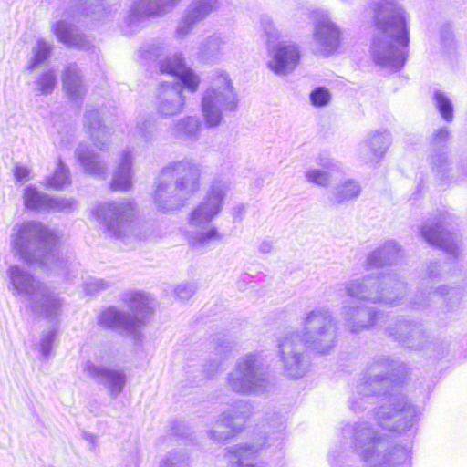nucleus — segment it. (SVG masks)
<instances>
[{"mask_svg": "<svg viewBox=\"0 0 467 467\" xmlns=\"http://www.w3.org/2000/svg\"><path fill=\"white\" fill-rule=\"evenodd\" d=\"M302 329L287 330L277 340L278 357L286 377H304L310 367L306 346L319 353H327L335 346L337 324L329 309L317 307L306 314Z\"/></svg>", "mask_w": 467, "mask_h": 467, "instance_id": "nucleus-1", "label": "nucleus"}, {"mask_svg": "<svg viewBox=\"0 0 467 467\" xmlns=\"http://www.w3.org/2000/svg\"><path fill=\"white\" fill-rule=\"evenodd\" d=\"M409 18L401 0L379 2L376 28L369 49L377 65L394 70L404 65L410 41Z\"/></svg>", "mask_w": 467, "mask_h": 467, "instance_id": "nucleus-2", "label": "nucleus"}, {"mask_svg": "<svg viewBox=\"0 0 467 467\" xmlns=\"http://www.w3.org/2000/svg\"><path fill=\"white\" fill-rule=\"evenodd\" d=\"M60 239L57 230L49 229L40 222L26 221L16 223L12 229L10 244L12 251L29 265H39L61 272L71 264L55 252Z\"/></svg>", "mask_w": 467, "mask_h": 467, "instance_id": "nucleus-3", "label": "nucleus"}, {"mask_svg": "<svg viewBox=\"0 0 467 467\" xmlns=\"http://www.w3.org/2000/svg\"><path fill=\"white\" fill-rule=\"evenodd\" d=\"M9 290L25 303L26 308L36 317L53 318L61 313L63 300L54 289L24 267L13 265L7 270Z\"/></svg>", "mask_w": 467, "mask_h": 467, "instance_id": "nucleus-4", "label": "nucleus"}, {"mask_svg": "<svg viewBox=\"0 0 467 467\" xmlns=\"http://www.w3.org/2000/svg\"><path fill=\"white\" fill-rule=\"evenodd\" d=\"M230 191V182L222 179L213 180L204 197L189 213L188 223L196 232L189 237L192 247L198 248L213 241H220L223 235L210 223L220 214Z\"/></svg>", "mask_w": 467, "mask_h": 467, "instance_id": "nucleus-5", "label": "nucleus"}, {"mask_svg": "<svg viewBox=\"0 0 467 467\" xmlns=\"http://www.w3.org/2000/svg\"><path fill=\"white\" fill-rule=\"evenodd\" d=\"M348 296L359 301L379 303L386 306L400 305L406 295V284L391 274L368 275L346 284Z\"/></svg>", "mask_w": 467, "mask_h": 467, "instance_id": "nucleus-6", "label": "nucleus"}, {"mask_svg": "<svg viewBox=\"0 0 467 467\" xmlns=\"http://www.w3.org/2000/svg\"><path fill=\"white\" fill-rule=\"evenodd\" d=\"M238 107V97L229 75L225 72L214 74L204 89L201 100V111L208 128L218 127L227 112Z\"/></svg>", "mask_w": 467, "mask_h": 467, "instance_id": "nucleus-7", "label": "nucleus"}, {"mask_svg": "<svg viewBox=\"0 0 467 467\" xmlns=\"http://www.w3.org/2000/svg\"><path fill=\"white\" fill-rule=\"evenodd\" d=\"M106 234L126 242L135 231L137 206L130 199H120L99 204L92 210Z\"/></svg>", "mask_w": 467, "mask_h": 467, "instance_id": "nucleus-8", "label": "nucleus"}, {"mask_svg": "<svg viewBox=\"0 0 467 467\" xmlns=\"http://www.w3.org/2000/svg\"><path fill=\"white\" fill-rule=\"evenodd\" d=\"M355 448L369 467H393L407 458V451L402 447L392 446L382 436L375 433L367 425L355 431Z\"/></svg>", "mask_w": 467, "mask_h": 467, "instance_id": "nucleus-9", "label": "nucleus"}, {"mask_svg": "<svg viewBox=\"0 0 467 467\" xmlns=\"http://www.w3.org/2000/svg\"><path fill=\"white\" fill-rule=\"evenodd\" d=\"M226 385L238 394L257 395L265 392L271 381L262 361L254 355H246L229 372Z\"/></svg>", "mask_w": 467, "mask_h": 467, "instance_id": "nucleus-10", "label": "nucleus"}, {"mask_svg": "<svg viewBox=\"0 0 467 467\" xmlns=\"http://www.w3.org/2000/svg\"><path fill=\"white\" fill-rule=\"evenodd\" d=\"M342 30L329 15L317 11L314 16L312 47L316 54L328 57L337 52L342 42Z\"/></svg>", "mask_w": 467, "mask_h": 467, "instance_id": "nucleus-11", "label": "nucleus"}, {"mask_svg": "<svg viewBox=\"0 0 467 467\" xmlns=\"http://www.w3.org/2000/svg\"><path fill=\"white\" fill-rule=\"evenodd\" d=\"M178 185L174 182L169 169H162L155 180L152 202L156 209L162 213H171L182 208L189 200L181 196Z\"/></svg>", "mask_w": 467, "mask_h": 467, "instance_id": "nucleus-12", "label": "nucleus"}, {"mask_svg": "<svg viewBox=\"0 0 467 467\" xmlns=\"http://www.w3.org/2000/svg\"><path fill=\"white\" fill-rule=\"evenodd\" d=\"M414 410L407 405L403 398L391 396L388 404L376 412L378 423L390 431H402L411 425Z\"/></svg>", "mask_w": 467, "mask_h": 467, "instance_id": "nucleus-13", "label": "nucleus"}, {"mask_svg": "<svg viewBox=\"0 0 467 467\" xmlns=\"http://www.w3.org/2000/svg\"><path fill=\"white\" fill-rule=\"evenodd\" d=\"M163 169H169L181 196L191 198L201 188L202 165L192 159L172 162Z\"/></svg>", "mask_w": 467, "mask_h": 467, "instance_id": "nucleus-14", "label": "nucleus"}, {"mask_svg": "<svg viewBox=\"0 0 467 467\" xmlns=\"http://www.w3.org/2000/svg\"><path fill=\"white\" fill-rule=\"evenodd\" d=\"M250 410L251 405L247 401H238L233 408L221 414L211 430L210 437L215 441L226 440L233 432L241 429Z\"/></svg>", "mask_w": 467, "mask_h": 467, "instance_id": "nucleus-15", "label": "nucleus"}, {"mask_svg": "<svg viewBox=\"0 0 467 467\" xmlns=\"http://www.w3.org/2000/svg\"><path fill=\"white\" fill-rule=\"evenodd\" d=\"M83 372L88 377L102 383L112 399L117 398L122 392L127 383V375L120 368H108L87 361L84 364Z\"/></svg>", "mask_w": 467, "mask_h": 467, "instance_id": "nucleus-16", "label": "nucleus"}, {"mask_svg": "<svg viewBox=\"0 0 467 467\" xmlns=\"http://www.w3.org/2000/svg\"><path fill=\"white\" fill-rule=\"evenodd\" d=\"M392 143L391 134L387 130L368 132L357 147L358 158L367 163H379Z\"/></svg>", "mask_w": 467, "mask_h": 467, "instance_id": "nucleus-17", "label": "nucleus"}, {"mask_svg": "<svg viewBox=\"0 0 467 467\" xmlns=\"http://www.w3.org/2000/svg\"><path fill=\"white\" fill-rule=\"evenodd\" d=\"M218 8V0H192L178 22L175 30L176 38L182 39L188 36L197 24L203 21Z\"/></svg>", "mask_w": 467, "mask_h": 467, "instance_id": "nucleus-18", "label": "nucleus"}, {"mask_svg": "<svg viewBox=\"0 0 467 467\" xmlns=\"http://www.w3.org/2000/svg\"><path fill=\"white\" fill-rule=\"evenodd\" d=\"M267 67L276 75H286L297 66L300 58L298 47L290 42H280L267 47Z\"/></svg>", "mask_w": 467, "mask_h": 467, "instance_id": "nucleus-19", "label": "nucleus"}, {"mask_svg": "<svg viewBox=\"0 0 467 467\" xmlns=\"http://www.w3.org/2000/svg\"><path fill=\"white\" fill-rule=\"evenodd\" d=\"M185 104L186 100L180 82L164 83L158 88L156 110L161 117L171 118L181 114L184 110Z\"/></svg>", "mask_w": 467, "mask_h": 467, "instance_id": "nucleus-20", "label": "nucleus"}, {"mask_svg": "<svg viewBox=\"0 0 467 467\" xmlns=\"http://www.w3.org/2000/svg\"><path fill=\"white\" fill-rule=\"evenodd\" d=\"M341 315L346 326L353 333L368 330L377 326H382L384 316L373 308L352 306L344 303Z\"/></svg>", "mask_w": 467, "mask_h": 467, "instance_id": "nucleus-21", "label": "nucleus"}, {"mask_svg": "<svg viewBox=\"0 0 467 467\" xmlns=\"http://www.w3.org/2000/svg\"><path fill=\"white\" fill-rule=\"evenodd\" d=\"M134 162V150L125 149L119 153L110 182L112 191L124 192L133 187Z\"/></svg>", "mask_w": 467, "mask_h": 467, "instance_id": "nucleus-22", "label": "nucleus"}, {"mask_svg": "<svg viewBox=\"0 0 467 467\" xmlns=\"http://www.w3.org/2000/svg\"><path fill=\"white\" fill-rule=\"evenodd\" d=\"M393 367V361L386 358H379L369 367L368 376L358 386V391L362 396L379 392L382 386L388 384V375Z\"/></svg>", "mask_w": 467, "mask_h": 467, "instance_id": "nucleus-23", "label": "nucleus"}, {"mask_svg": "<svg viewBox=\"0 0 467 467\" xmlns=\"http://www.w3.org/2000/svg\"><path fill=\"white\" fill-rule=\"evenodd\" d=\"M421 236L434 246L443 249L450 254L455 255L459 249V239L455 234L443 229L440 222L429 221L421 228Z\"/></svg>", "mask_w": 467, "mask_h": 467, "instance_id": "nucleus-24", "label": "nucleus"}, {"mask_svg": "<svg viewBox=\"0 0 467 467\" xmlns=\"http://www.w3.org/2000/svg\"><path fill=\"white\" fill-rule=\"evenodd\" d=\"M129 316L140 335L145 320L153 313V299L144 292H130L125 296Z\"/></svg>", "mask_w": 467, "mask_h": 467, "instance_id": "nucleus-25", "label": "nucleus"}, {"mask_svg": "<svg viewBox=\"0 0 467 467\" xmlns=\"http://www.w3.org/2000/svg\"><path fill=\"white\" fill-rule=\"evenodd\" d=\"M100 326L119 331L120 334L134 339L139 334L127 311L110 306L100 313L98 318Z\"/></svg>", "mask_w": 467, "mask_h": 467, "instance_id": "nucleus-26", "label": "nucleus"}, {"mask_svg": "<svg viewBox=\"0 0 467 467\" xmlns=\"http://www.w3.org/2000/svg\"><path fill=\"white\" fill-rule=\"evenodd\" d=\"M76 156L84 171L93 177L104 179L108 172V165L88 146L80 144L76 150Z\"/></svg>", "mask_w": 467, "mask_h": 467, "instance_id": "nucleus-27", "label": "nucleus"}, {"mask_svg": "<svg viewBox=\"0 0 467 467\" xmlns=\"http://www.w3.org/2000/svg\"><path fill=\"white\" fill-rule=\"evenodd\" d=\"M163 0H137L133 5L130 14L127 18L131 29L138 27L139 23L150 16H161L166 14Z\"/></svg>", "mask_w": 467, "mask_h": 467, "instance_id": "nucleus-28", "label": "nucleus"}, {"mask_svg": "<svg viewBox=\"0 0 467 467\" xmlns=\"http://www.w3.org/2000/svg\"><path fill=\"white\" fill-rule=\"evenodd\" d=\"M85 123L97 148L100 150H107L109 146V137L112 130L109 127L102 124L98 110H91L85 115Z\"/></svg>", "mask_w": 467, "mask_h": 467, "instance_id": "nucleus-29", "label": "nucleus"}, {"mask_svg": "<svg viewBox=\"0 0 467 467\" xmlns=\"http://www.w3.org/2000/svg\"><path fill=\"white\" fill-rule=\"evenodd\" d=\"M62 87L65 94L71 100H78L86 94V87L76 65L71 64L63 71Z\"/></svg>", "mask_w": 467, "mask_h": 467, "instance_id": "nucleus-30", "label": "nucleus"}, {"mask_svg": "<svg viewBox=\"0 0 467 467\" xmlns=\"http://www.w3.org/2000/svg\"><path fill=\"white\" fill-rule=\"evenodd\" d=\"M55 34L60 42L69 47L88 49L90 47V41L85 36L78 34L74 26L64 21L57 23Z\"/></svg>", "mask_w": 467, "mask_h": 467, "instance_id": "nucleus-31", "label": "nucleus"}, {"mask_svg": "<svg viewBox=\"0 0 467 467\" xmlns=\"http://www.w3.org/2000/svg\"><path fill=\"white\" fill-rule=\"evenodd\" d=\"M262 443L247 446L239 445L229 456V467H262L257 462V452Z\"/></svg>", "mask_w": 467, "mask_h": 467, "instance_id": "nucleus-32", "label": "nucleus"}, {"mask_svg": "<svg viewBox=\"0 0 467 467\" xmlns=\"http://www.w3.org/2000/svg\"><path fill=\"white\" fill-rule=\"evenodd\" d=\"M202 123L195 116L180 119L172 127L175 138L184 141H195L199 138Z\"/></svg>", "mask_w": 467, "mask_h": 467, "instance_id": "nucleus-33", "label": "nucleus"}, {"mask_svg": "<svg viewBox=\"0 0 467 467\" xmlns=\"http://www.w3.org/2000/svg\"><path fill=\"white\" fill-rule=\"evenodd\" d=\"M400 252V248L395 241H388L382 246L374 250L368 256L367 261L371 267L392 264L397 260Z\"/></svg>", "mask_w": 467, "mask_h": 467, "instance_id": "nucleus-34", "label": "nucleus"}, {"mask_svg": "<svg viewBox=\"0 0 467 467\" xmlns=\"http://www.w3.org/2000/svg\"><path fill=\"white\" fill-rule=\"evenodd\" d=\"M227 47V42L223 37L212 35L200 43L197 55L204 60L216 59L226 53Z\"/></svg>", "mask_w": 467, "mask_h": 467, "instance_id": "nucleus-35", "label": "nucleus"}, {"mask_svg": "<svg viewBox=\"0 0 467 467\" xmlns=\"http://www.w3.org/2000/svg\"><path fill=\"white\" fill-rule=\"evenodd\" d=\"M396 331H390V335H395L403 342L411 343L418 346L423 337V329L420 325L408 320H401L397 325Z\"/></svg>", "mask_w": 467, "mask_h": 467, "instance_id": "nucleus-36", "label": "nucleus"}, {"mask_svg": "<svg viewBox=\"0 0 467 467\" xmlns=\"http://www.w3.org/2000/svg\"><path fill=\"white\" fill-rule=\"evenodd\" d=\"M396 331H390V335H395L403 342L411 343L418 346L423 337V329L420 325L408 320H401L397 325Z\"/></svg>", "mask_w": 467, "mask_h": 467, "instance_id": "nucleus-37", "label": "nucleus"}, {"mask_svg": "<svg viewBox=\"0 0 467 467\" xmlns=\"http://www.w3.org/2000/svg\"><path fill=\"white\" fill-rule=\"evenodd\" d=\"M396 331H390V335H395L403 342L411 343L418 346L423 337V329L420 325L408 320H401L397 325Z\"/></svg>", "mask_w": 467, "mask_h": 467, "instance_id": "nucleus-38", "label": "nucleus"}, {"mask_svg": "<svg viewBox=\"0 0 467 467\" xmlns=\"http://www.w3.org/2000/svg\"><path fill=\"white\" fill-rule=\"evenodd\" d=\"M49 195L40 192L33 186L25 189L24 202L27 209L35 211H47Z\"/></svg>", "mask_w": 467, "mask_h": 467, "instance_id": "nucleus-39", "label": "nucleus"}, {"mask_svg": "<svg viewBox=\"0 0 467 467\" xmlns=\"http://www.w3.org/2000/svg\"><path fill=\"white\" fill-rule=\"evenodd\" d=\"M433 103L435 109L440 113L441 119L451 123L454 119V107L451 99L444 92L436 90L433 94Z\"/></svg>", "mask_w": 467, "mask_h": 467, "instance_id": "nucleus-40", "label": "nucleus"}, {"mask_svg": "<svg viewBox=\"0 0 467 467\" xmlns=\"http://www.w3.org/2000/svg\"><path fill=\"white\" fill-rule=\"evenodd\" d=\"M431 165L438 179L441 181L449 179V161L445 150H431Z\"/></svg>", "mask_w": 467, "mask_h": 467, "instance_id": "nucleus-41", "label": "nucleus"}, {"mask_svg": "<svg viewBox=\"0 0 467 467\" xmlns=\"http://www.w3.org/2000/svg\"><path fill=\"white\" fill-rule=\"evenodd\" d=\"M71 183L69 169L58 160L57 168L52 176L48 177L46 186L53 190H62Z\"/></svg>", "mask_w": 467, "mask_h": 467, "instance_id": "nucleus-42", "label": "nucleus"}, {"mask_svg": "<svg viewBox=\"0 0 467 467\" xmlns=\"http://www.w3.org/2000/svg\"><path fill=\"white\" fill-rule=\"evenodd\" d=\"M57 330V326H51L42 331L39 341L36 345V349L39 352L40 359L45 360L52 354V348L56 339Z\"/></svg>", "mask_w": 467, "mask_h": 467, "instance_id": "nucleus-43", "label": "nucleus"}, {"mask_svg": "<svg viewBox=\"0 0 467 467\" xmlns=\"http://www.w3.org/2000/svg\"><path fill=\"white\" fill-rule=\"evenodd\" d=\"M359 185L354 181H347L342 184L337 185L333 192V199L336 202L341 203L359 195Z\"/></svg>", "mask_w": 467, "mask_h": 467, "instance_id": "nucleus-44", "label": "nucleus"}, {"mask_svg": "<svg viewBox=\"0 0 467 467\" xmlns=\"http://www.w3.org/2000/svg\"><path fill=\"white\" fill-rule=\"evenodd\" d=\"M174 61L177 63L176 67H172L175 76L178 77L185 88L191 92H195L200 85L199 77L190 68H182L180 61L175 57Z\"/></svg>", "mask_w": 467, "mask_h": 467, "instance_id": "nucleus-45", "label": "nucleus"}, {"mask_svg": "<svg viewBox=\"0 0 467 467\" xmlns=\"http://www.w3.org/2000/svg\"><path fill=\"white\" fill-rule=\"evenodd\" d=\"M52 50V44L43 39H39L36 46L33 48V57L30 60L29 68L33 69L44 62Z\"/></svg>", "mask_w": 467, "mask_h": 467, "instance_id": "nucleus-46", "label": "nucleus"}, {"mask_svg": "<svg viewBox=\"0 0 467 467\" xmlns=\"http://www.w3.org/2000/svg\"><path fill=\"white\" fill-rule=\"evenodd\" d=\"M305 177L307 182L319 187H327L331 182L330 174L327 171L318 168L307 169Z\"/></svg>", "mask_w": 467, "mask_h": 467, "instance_id": "nucleus-47", "label": "nucleus"}, {"mask_svg": "<svg viewBox=\"0 0 467 467\" xmlns=\"http://www.w3.org/2000/svg\"><path fill=\"white\" fill-rule=\"evenodd\" d=\"M57 85V76L54 71L48 70L36 81V91L42 95L50 94Z\"/></svg>", "mask_w": 467, "mask_h": 467, "instance_id": "nucleus-48", "label": "nucleus"}, {"mask_svg": "<svg viewBox=\"0 0 467 467\" xmlns=\"http://www.w3.org/2000/svg\"><path fill=\"white\" fill-rule=\"evenodd\" d=\"M311 104L316 108H323L327 106L331 101L330 91L324 88L318 87L310 93Z\"/></svg>", "mask_w": 467, "mask_h": 467, "instance_id": "nucleus-49", "label": "nucleus"}, {"mask_svg": "<svg viewBox=\"0 0 467 467\" xmlns=\"http://www.w3.org/2000/svg\"><path fill=\"white\" fill-rule=\"evenodd\" d=\"M261 26L266 36L267 47H272L274 45V41L278 39L280 36L279 30L275 26L273 20L267 16L261 17Z\"/></svg>", "mask_w": 467, "mask_h": 467, "instance_id": "nucleus-50", "label": "nucleus"}, {"mask_svg": "<svg viewBox=\"0 0 467 467\" xmlns=\"http://www.w3.org/2000/svg\"><path fill=\"white\" fill-rule=\"evenodd\" d=\"M163 50V44L158 41H154L141 47L140 49V54L143 59L152 60L159 58L160 56L162 55Z\"/></svg>", "mask_w": 467, "mask_h": 467, "instance_id": "nucleus-51", "label": "nucleus"}, {"mask_svg": "<svg viewBox=\"0 0 467 467\" xmlns=\"http://www.w3.org/2000/svg\"><path fill=\"white\" fill-rule=\"evenodd\" d=\"M155 122L151 118L142 117L138 119L135 127V133L148 140L151 138Z\"/></svg>", "mask_w": 467, "mask_h": 467, "instance_id": "nucleus-52", "label": "nucleus"}, {"mask_svg": "<svg viewBox=\"0 0 467 467\" xmlns=\"http://www.w3.org/2000/svg\"><path fill=\"white\" fill-rule=\"evenodd\" d=\"M449 139L450 130L447 127H441L434 130L431 138V150H445V145Z\"/></svg>", "mask_w": 467, "mask_h": 467, "instance_id": "nucleus-53", "label": "nucleus"}, {"mask_svg": "<svg viewBox=\"0 0 467 467\" xmlns=\"http://www.w3.org/2000/svg\"><path fill=\"white\" fill-rule=\"evenodd\" d=\"M76 202L73 198H53L49 197L47 211L70 212L76 208Z\"/></svg>", "mask_w": 467, "mask_h": 467, "instance_id": "nucleus-54", "label": "nucleus"}, {"mask_svg": "<svg viewBox=\"0 0 467 467\" xmlns=\"http://www.w3.org/2000/svg\"><path fill=\"white\" fill-rule=\"evenodd\" d=\"M175 57L180 61V64L182 65V68L186 67L182 56L174 54L171 56H168L164 60L161 61V64H160L161 72L175 76V72H173L172 70H170V69H172V67H176L177 63L174 61Z\"/></svg>", "mask_w": 467, "mask_h": 467, "instance_id": "nucleus-55", "label": "nucleus"}, {"mask_svg": "<svg viewBox=\"0 0 467 467\" xmlns=\"http://www.w3.org/2000/svg\"><path fill=\"white\" fill-rule=\"evenodd\" d=\"M111 286V283L109 281L104 279H96L93 277L88 278L86 282V290L88 293H96L99 291H102L108 289Z\"/></svg>", "mask_w": 467, "mask_h": 467, "instance_id": "nucleus-56", "label": "nucleus"}, {"mask_svg": "<svg viewBox=\"0 0 467 467\" xmlns=\"http://www.w3.org/2000/svg\"><path fill=\"white\" fill-rule=\"evenodd\" d=\"M161 467H188V462L184 455L172 453L161 462Z\"/></svg>", "mask_w": 467, "mask_h": 467, "instance_id": "nucleus-57", "label": "nucleus"}, {"mask_svg": "<svg viewBox=\"0 0 467 467\" xmlns=\"http://www.w3.org/2000/svg\"><path fill=\"white\" fill-rule=\"evenodd\" d=\"M194 292L195 288L191 284H180L174 288L175 296L181 300H188Z\"/></svg>", "mask_w": 467, "mask_h": 467, "instance_id": "nucleus-58", "label": "nucleus"}, {"mask_svg": "<svg viewBox=\"0 0 467 467\" xmlns=\"http://www.w3.org/2000/svg\"><path fill=\"white\" fill-rule=\"evenodd\" d=\"M441 45L447 52H451L455 48L454 39L450 32L441 35Z\"/></svg>", "mask_w": 467, "mask_h": 467, "instance_id": "nucleus-59", "label": "nucleus"}, {"mask_svg": "<svg viewBox=\"0 0 467 467\" xmlns=\"http://www.w3.org/2000/svg\"><path fill=\"white\" fill-rule=\"evenodd\" d=\"M430 293H434V294H438V295H441V296H445V295H449L450 293H452L453 295H456L458 294V291L454 288H450L446 285H441L439 287H433V286H431L430 287Z\"/></svg>", "mask_w": 467, "mask_h": 467, "instance_id": "nucleus-60", "label": "nucleus"}, {"mask_svg": "<svg viewBox=\"0 0 467 467\" xmlns=\"http://www.w3.org/2000/svg\"><path fill=\"white\" fill-rule=\"evenodd\" d=\"M30 171L26 167L16 166L14 171V174L17 181L27 180L29 177Z\"/></svg>", "mask_w": 467, "mask_h": 467, "instance_id": "nucleus-61", "label": "nucleus"}, {"mask_svg": "<svg viewBox=\"0 0 467 467\" xmlns=\"http://www.w3.org/2000/svg\"><path fill=\"white\" fill-rule=\"evenodd\" d=\"M180 1L181 0H163L162 2H163V5H165L164 7H165L166 13H168L174 6H176Z\"/></svg>", "mask_w": 467, "mask_h": 467, "instance_id": "nucleus-62", "label": "nucleus"}, {"mask_svg": "<svg viewBox=\"0 0 467 467\" xmlns=\"http://www.w3.org/2000/svg\"><path fill=\"white\" fill-rule=\"evenodd\" d=\"M259 249L262 253L267 254L271 251L272 244L270 242L265 241L260 244Z\"/></svg>", "mask_w": 467, "mask_h": 467, "instance_id": "nucleus-63", "label": "nucleus"}, {"mask_svg": "<svg viewBox=\"0 0 467 467\" xmlns=\"http://www.w3.org/2000/svg\"><path fill=\"white\" fill-rule=\"evenodd\" d=\"M323 166L327 169H334L337 167V163L333 161H328L323 163Z\"/></svg>", "mask_w": 467, "mask_h": 467, "instance_id": "nucleus-64", "label": "nucleus"}]
</instances>
